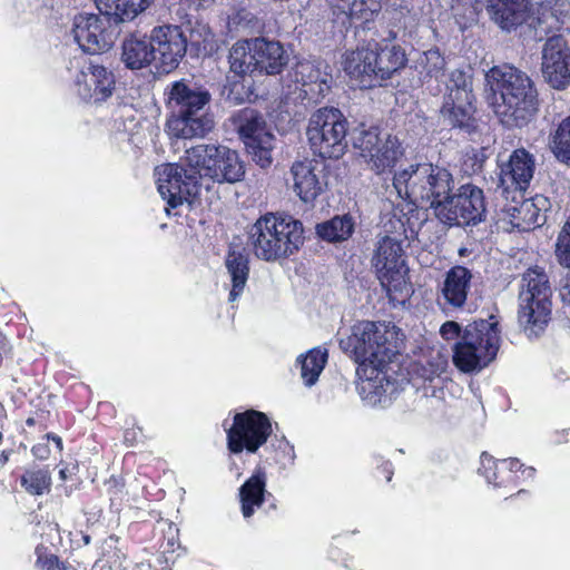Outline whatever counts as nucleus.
<instances>
[{
    "label": "nucleus",
    "instance_id": "nucleus-61",
    "mask_svg": "<svg viewBox=\"0 0 570 570\" xmlns=\"http://www.w3.org/2000/svg\"><path fill=\"white\" fill-rule=\"evenodd\" d=\"M395 36H396V35H395V32L390 31V37H389V39H394V38H395Z\"/></svg>",
    "mask_w": 570,
    "mask_h": 570
},
{
    "label": "nucleus",
    "instance_id": "nucleus-62",
    "mask_svg": "<svg viewBox=\"0 0 570 570\" xmlns=\"http://www.w3.org/2000/svg\"><path fill=\"white\" fill-rule=\"evenodd\" d=\"M8 461V458L4 455V453L2 452V463Z\"/></svg>",
    "mask_w": 570,
    "mask_h": 570
},
{
    "label": "nucleus",
    "instance_id": "nucleus-40",
    "mask_svg": "<svg viewBox=\"0 0 570 570\" xmlns=\"http://www.w3.org/2000/svg\"><path fill=\"white\" fill-rule=\"evenodd\" d=\"M382 9V0H350L340 11L351 20L367 22Z\"/></svg>",
    "mask_w": 570,
    "mask_h": 570
},
{
    "label": "nucleus",
    "instance_id": "nucleus-47",
    "mask_svg": "<svg viewBox=\"0 0 570 570\" xmlns=\"http://www.w3.org/2000/svg\"><path fill=\"white\" fill-rule=\"evenodd\" d=\"M497 461L488 454L483 452L481 454V466L479 468V472L487 479L489 483H495L497 480Z\"/></svg>",
    "mask_w": 570,
    "mask_h": 570
},
{
    "label": "nucleus",
    "instance_id": "nucleus-34",
    "mask_svg": "<svg viewBox=\"0 0 570 570\" xmlns=\"http://www.w3.org/2000/svg\"><path fill=\"white\" fill-rule=\"evenodd\" d=\"M225 266L232 281L228 301L233 303L243 294L248 279L249 266L247 256L239 252H229L225 259Z\"/></svg>",
    "mask_w": 570,
    "mask_h": 570
},
{
    "label": "nucleus",
    "instance_id": "nucleus-9",
    "mask_svg": "<svg viewBox=\"0 0 570 570\" xmlns=\"http://www.w3.org/2000/svg\"><path fill=\"white\" fill-rule=\"evenodd\" d=\"M474 102L471 75L460 69L453 70L446 82L441 117L448 125L470 131L475 127Z\"/></svg>",
    "mask_w": 570,
    "mask_h": 570
},
{
    "label": "nucleus",
    "instance_id": "nucleus-53",
    "mask_svg": "<svg viewBox=\"0 0 570 570\" xmlns=\"http://www.w3.org/2000/svg\"><path fill=\"white\" fill-rule=\"evenodd\" d=\"M189 2L190 6H194L195 9H200V8H207L209 7L210 4L214 3L215 0H187Z\"/></svg>",
    "mask_w": 570,
    "mask_h": 570
},
{
    "label": "nucleus",
    "instance_id": "nucleus-19",
    "mask_svg": "<svg viewBox=\"0 0 570 570\" xmlns=\"http://www.w3.org/2000/svg\"><path fill=\"white\" fill-rule=\"evenodd\" d=\"M541 71L544 80L557 90L570 85V48L562 36H552L542 47Z\"/></svg>",
    "mask_w": 570,
    "mask_h": 570
},
{
    "label": "nucleus",
    "instance_id": "nucleus-46",
    "mask_svg": "<svg viewBox=\"0 0 570 570\" xmlns=\"http://www.w3.org/2000/svg\"><path fill=\"white\" fill-rule=\"evenodd\" d=\"M444 66L445 60L439 50H428L424 52V69L428 76L438 78Z\"/></svg>",
    "mask_w": 570,
    "mask_h": 570
},
{
    "label": "nucleus",
    "instance_id": "nucleus-8",
    "mask_svg": "<svg viewBox=\"0 0 570 570\" xmlns=\"http://www.w3.org/2000/svg\"><path fill=\"white\" fill-rule=\"evenodd\" d=\"M306 135L314 154L340 158L347 148V120L337 108H320L312 114Z\"/></svg>",
    "mask_w": 570,
    "mask_h": 570
},
{
    "label": "nucleus",
    "instance_id": "nucleus-7",
    "mask_svg": "<svg viewBox=\"0 0 570 570\" xmlns=\"http://www.w3.org/2000/svg\"><path fill=\"white\" fill-rule=\"evenodd\" d=\"M185 163L195 170L199 180L209 178L216 183H236L245 175L238 154L226 146L196 145L186 150Z\"/></svg>",
    "mask_w": 570,
    "mask_h": 570
},
{
    "label": "nucleus",
    "instance_id": "nucleus-29",
    "mask_svg": "<svg viewBox=\"0 0 570 570\" xmlns=\"http://www.w3.org/2000/svg\"><path fill=\"white\" fill-rule=\"evenodd\" d=\"M488 11L503 30L522 24L528 18V0H488Z\"/></svg>",
    "mask_w": 570,
    "mask_h": 570
},
{
    "label": "nucleus",
    "instance_id": "nucleus-22",
    "mask_svg": "<svg viewBox=\"0 0 570 570\" xmlns=\"http://www.w3.org/2000/svg\"><path fill=\"white\" fill-rule=\"evenodd\" d=\"M550 209V199L543 195H535L521 203L509 204L504 210L513 228L527 232L542 226Z\"/></svg>",
    "mask_w": 570,
    "mask_h": 570
},
{
    "label": "nucleus",
    "instance_id": "nucleus-38",
    "mask_svg": "<svg viewBox=\"0 0 570 570\" xmlns=\"http://www.w3.org/2000/svg\"><path fill=\"white\" fill-rule=\"evenodd\" d=\"M520 293L533 296H543L544 293V296H551L552 291L546 272L538 266L529 268L522 276Z\"/></svg>",
    "mask_w": 570,
    "mask_h": 570
},
{
    "label": "nucleus",
    "instance_id": "nucleus-58",
    "mask_svg": "<svg viewBox=\"0 0 570 570\" xmlns=\"http://www.w3.org/2000/svg\"><path fill=\"white\" fill-rule=\"evenodd\" d=\"M47 438L49 439V438H50V435H47ZM51 439H52V441L56 443L57 449H58L59 451H61V450H62V440H61V438L56 436V435H52V436H51Z\"/></svg>",
    "mask_w": 570,
    "mask_h": 570
},
{
    "label": "nucleus",
    "instance_id": "nucleus-36",
    "mask_svg": "<svg viewBox=\"0 0 570 570\" xmlns=\"http://www.w3.org/2000/svg\"><path fill=\"white\" fill-rule=\"evenodd\" d=\"M327 350L323 347H314L305 355L298 357L301 375L305 385L312 386L317 382L320 374L327 363Z\"/></svg>",
    "mask_w": 570,
    "mask_h": 570
},
{
    "label": "nucleus",
    "instance_id": "nucleus-16",
    "mask_svg": "<svg viewBox=\"0 0 570 570\" xmlns=\"http://www.w3.org/2000/svg\"><path fill=\"white\" fill-rule=\"evenodd\" d=\"M111 19L106 14H77L72 26L75 41L85 52L91 55L109 50L115 41V32L110 29Z\"/></svg>",
    "mask_w": 570,
    "mask_h": 570
},
{
    "label": "nucleus",
    "instance_id": "nucleus-27",
    "mask_svg": "<svg viewBox=\"0 0 570 570\" xmlns=\"http://www.w3.org/2000/svg\"><path fill=\"white\" fill-rule=\"evenodd\" d=\"M535 164L533 156L523 148L514 150L509 161L501 167L502 184H510L525 190L533 178Z\"/></svg>",
    "mask_w": 570,
    "mask_h": 570
},
{
    "label": "nucleus",
    "instance_id": "nucleus-54",
    "mask_svg": "<svg viewBox=\"0 0 570 570\" xmlns=\"http://www.w3.org/2000/svg\"><path fill=\"white\" fill-rule=\"evenodd\" d=\"M508 463L510 471H518L523 468V464L518 459L504 460Z\"/></svg>",
    "mask_w": 570,
    "mask_h": 570
},
{
    "label": "nucleus",
    "instance_id": "nucleus-6",
    "mask_svg": "<svg viewBox=\"0 0 570 570\" xmlns=\"http://www.w3.org/2000/svg\"><path fill=\"white\" fill-rule=\"evenodd\" d=\"M397 336L395 326L363 321L340 340V347L357 364H387L397 352Z\"/></svg>",
    "mask_w": 570,
    "mask_h": 570
},
{
    "label": "nucleus",
    "instance_id": "nucleus-3",
    "mask_svg": "<svg viewBox=\"0 0 570 570\" xmlns=\"http://www.w3.org/2000/svg\"><path fill=\"white\" fill-rule=\"evenodd\" d=\"M397 196L415 206H430L438 216L439 205L448 203L453 188L452 174L431 164L411 165L393 178Z\"/></svg>",
    "mask_w": 570,
    "mask_h": 570
},
{
    "label": "nucleus",
    "instance_id": "nucleus-63",
    "mask_svg": "<svg viewBox=\"0 0 570 570\" xmlns=\"http://www.w3.org/2000/svg\"><path fill=\"white\" fill-rule=\"evenodd\" d=\"M85 542L89 543V537H85Z\"/></svg>",
    "mask_w": 570,
    "mask_h": 570
},
{
    "label": "nucleus",
    "instance_id": "nucleus-28",
    "mask_svg": "<svg viewBox=\"0 0 570 570\" xmlns=\"http://www.w3.org/2000/svg\"><path fill=\"white\" fill-rule=\"evenodd\" d=\"M254 52L257 55V70L266 75H278L287 66L289 53L281 42L265 38H254Z\"/></svg>",
    "mask_w": 570,
    "mask_h": 570
},
{
    "label": "nucleus",
    "instance_id": "nucleus-2",
    "mask_svg": "<svg viewBox=\"0 0 570 570\" xmlns=\"http://www.w3.org/2000/svg\"><path fill=\"white\" fill-rule=\"evenodd\" d=\"M173 116L167 121L168 134L175 138H202L214 128V119L204 112L212 96L208 90L189 80L171 82L166 91Z\"/></svg>",
    "mask_w": 570,
    "mask_h": 570
},
{
    "label": "nucleus",
    "instance_id": "nucleus-4",
    "mask_svg": "<svg viewBox=\"0 0 570 570\" xmlns=\"http://www.w3.org/2000/svg\"><path fill=\"white\" fill-rule=\"evenodd\" d=\"M248 234L255 256L266 262L291 256L303 244V225L291 216L266 214Z\"/></svg>",
    "mask_w": 570,
    "mask_h": 570
},
{
    "label": "nucleus",
    "instance_id": "nucleus-52",
    "mask_svg": "<svg viewBox=\"0 0 570 570\" xmlns=\"http://www.w3.org/2000/svg\"><path fill=\"white\" fill-rule=\"evenodd\" d=\"M238 88H243L242 85L235 82L233 83V87L230 88L227 99L230 100L234 104H240L243 101V97L238 92Z\"/></svg>",
    "mask_w": 570,
    "mask_h": 570
},
{
    "label": "nucleus",
    "instance_id": "nucleus-55",
    "mask_svg": "<svg viewBox=\"0 0 570 570\" xmlns=\"http://www.w3.org/2000/svg\"><path fill=\"white\" fill-rule=\"evenodd\" d=\"M335 8L341 10L342 8H346V3L350 0H328Z\"/></svg>",
    "mask_w": 570,
    "mask_h": 570
},
{
    "label": "nucleus",
    "instance_id": "nucleus-35",
    "mask_svg": "<svg viewBox=\"0 0 570 570\" xmlns=\"http://www.w3.org/2000/svg\"><path fill=\"white\" fill-rule=\"evenodd\" d=\"M254 38L237 41L229 50L230 70L239 76L257 70V55L254 52Z\"/></svg>",
    "mask_w": 570,
    "mask_h": 570
},
{
    "label": "nucleus",
    "instance_id": "nucleus-5",
    "mask_svg": "<svg viewBox=\"0 0 570 570\" xmlns=\"http://www.w3.org/2000/svg\"><path fill=\"white\" fill-rule=\"evenodd\" d=\"M500 333L494 316L468 324L453 346V364L463 373L482 371L498 355Z\"/></svg>",
    "mask_w": 570,
    "mask_h": 570
},
{
    "label": "nucleus",
    "instance_id": "nucleus-24",
    "mask_svg": "<svg viewBox=\"0 0 570 570\" xmlns=\"http://www.w3.org/2000/svg\"><path fill=\"white\" fill-rule=\"evenodd\" d=\"M344 71L354 79L361 88H372L379 83L376 72V56L373 43L358 47L346 52L343 60Z\"/></svg>",
    "mask_w": 570,
    "mask_h": 570
},
{
    "label": "nucleus",
    "instance_id": "nucleus-50",
    "mask_svg": "<svg viewBox=\"0 0 570 570\" xmlns=\"http://www.w3.org/2000/svg\"><path fill=\"white\" fill-rule=\"evenodd\" d=\"M559 295L561 301L570 306V269L566 273L560 282Z\"/></svg>",
    "mask_w": 570,
    "mask_h": 570
},
{
    "label": "nucleus",
    "instance_id": "nucleus-60",
    "mask_svg": "<svg viewBox=\"0 0 570 570\" xmlns=\"http://www.w3.org/2000/svg\"><path fill=\"white\" fill-rule=\"evenodd\" d=\"M61 570H77V569L73 568V567H65V566H62Z\"/></svg>",
    "mask_w": 570,
    "mask_h": 570
},
{
    "label": "nucleus",
    "instance_id": "nucleus-10",
    "mask_svg": "<svg viewBox=\"0 0 570 570\" xmlns=\"http://www.w3.org/2000/svg\"><path fill=\"white\" fill-rule=\"evenodd\" d=\"M485 213L484 193L473 184L460 186L448 203L438 207V218L450 226L478 225L484 220Z\"/></svg>",
    "mask_w": 570,
    "mask_h": 570
},
{
    "label": "nucleus",
    "instance_id": "nucleus-25",
    "mask_svg": "<svg viewBox=\"0 0 570 570\" xmlns=\"http://www.w3.org/2000/svg\"><path fill=\"white\" fill-rule=\"evenodd\" d=\"M550 314L551 296L519 293V323L529 336H537L544 330Z\"/></svg>",
    "mask_w": 570,
    "mask_h": 570
},
{
    "label": "nucleus",
    "instance_id": "nucleus-57",
    "mask_svg": "<svg viewBox=\"0 0 570 570\" xmlns=\"http://www.w3.org/2000/svg\"><path fill=\"white\" fill-rule=\"evenodd\" d=\"M120 568H121V562H119L118 564H116V563H115V568H112L111 566H110V567H108V569H107V570H119ZM98 569H99V570H105V566L99 567V566H98V563H96V564L94 566V569H92V570H98Z\"/></svg>",
    "mask_w": 570,
    "mask_h": 570
},
{
    "label": "nucleus",
    "instance_id": "nucleus-49",
    "mask_svg": "<svg viewBox=\"0 0 570 570\" xmlns=\"http://www.w3.org/2000/svg\"><path fill=\"white\" fill-rule=\"evenodd\" d=\"M37 564L42 570H61L63 564H60L58 558L53 554L50 556H39L37 560Z\"/></svg>",
    "mask_w": 570,
    "mask_h": 570
},
{
    "label": "nucleus",
    "instance_id": "nucleus-48",
    "mask_svg": "<svg viewBox=\"0 0 570 570\" xmlns=\"http://www.w3.org/2000/svg\"><path fill=\"white\" fill-rule=\"evenodd\" d=\"M440 334L446 341H452L455 338L459 341L462 332L460 325L456 322L448 321L441 326Z\"/></svg>",
    "mask_w": 570,
    "mask_h": 570
},
{
    "label": "nucleus",
    "instance_id": "nucleus-42",
    "mask_svg": "<svg viewBox=\"0 0 570 570\" xmlns=\"http://www.w3.org/2000/svg\"><path fill=\"white\" fill-rule=\"evenodd\" d=\"M551 150L562 163H570V115L556 129L551 139Z\"/></svg>",
    "mask_w": 570,
    "mask_h": 570
},
{
    "label": "nucleus",
    "instance_id": "nucleus-26",
    "mask_svg": "<svg viewBox=\"0 0 570 570\" xmlns=\"http://www.w3.org/2000/svg\"><path fill=\"white\" fill-rule=\"evenodd\" d=\"M472 273L464 266H453L440 284L439 303L454 309L463 308L471 289Z\"/></svg>",
    "mask_w": 570,
    "mask_h": 570
},
{
    "label": "nucleus",
    "instance_id": "nucleus-21",
    "mask_svg": "<svg viewBox=\"0 0 570 570\" xmlns=\"http://www.w3.org/2000/svg\"><path fill=\"white\" fill-rule=\"evenodd\" d=\"M324 163L316 159L295 161L291 167L292 188L299 199L312 203L326 186Z\"/></svg>",
    "mask_w": 570,
    "mask_h": 570
},
{
    "label": "nucleus",
    "instance_id": "nucleus-15",
    "mask_svg": "<svg viewBox=\"0 0 570 570\" xmlns=\"http://www.w3.org/2000/svg\"><path fill=\"white\" fill-rule=\"evenodd\" d=\"M157 189L170 207H177L184 202H191L202 187L195 170L184 169L176 164H164L155 169Z\"/></svg>",
    "mask_w": 570,
    "mask_h": 570
},
{
    "label": "nucleus",
    "instance_id": "nucleus-45",
    "mask_svg": "<svg viewBox=\"0 0 570 570\" xmlns=\"http://www.w3.org/2000/svg\"><path fill=\"white\" fill-rule=\"evenodd\" d=\"M254 14L245 8L234 10L227 19V27L230 31H238L253 27Z\"/></svg>",
    "mask_w": 570,
    "mask_h": 570
},
{
    "label": "nucleus",
    "instance_id": "nucleus-23",
    "mask_svg": "<svg viewBox=\"0 0 570 570\" xmlns=\"http://www.w3.org/2000/svg\"><path fill=\"white\" fill-rule=\"evenodd\" d=\"M385 365L364 363L357 366L358 394L371 405L385 402L386 396L392 395L395 391L394 383L384 373Z\"/></svg>",
    "mask_w": 570,
    "mask_h": 570
},
{
    "label": "nucleus",
    "instance_id": "nucleus-18",
    "mask_svg": "<svg viewBox=\"0 0 570 570\" xmlns=\"http://www.w3.org/2000/svg\"><path fill=\"white\" fill-rule=\"evenodd\" d=\"M295 89L288 91L295 95L294 101L308 100L317 102L330 90L332 75L328 66L321 60L299 61L294 69Z\"/></svg>",
    "mask_w": 570,
    "mask_h": 570
},
{
    "label": "nucleus",
    "instance_id": "nucleus-20",
    "mask_svg": "<svg viewBox=\"0 0 570 570\" xmlns=\"http://www.w3.org/2000/svg\"><path fill=\"white\" fill-rule=\"evenodd\" d=\"M75 90L87 102L100 104L111 97L115 77L110 70L92 62L83 63L75 77Z\"/></svg>",
    "mask_w": 570,
    "mask_h": 570
},
{
    "label": "nucleus",
    "instance_id": "nucleus-44",
    "mask_svg": "<svg viewBox=\"0 0 570 570\" xmlns=\"http://www.w3.org/2000/svg\"><path fill=\"white\" fill-rule=\"evenodd\" d=\"M556 257L560 265L570 268V216L558 235Z\"/></svg>",
    "mask_w": 570,
    "mask_h": 570
},
{
    "label": "nucleus",
    "instance_id": "nucleus-51",
    "mask_svg": "<svg viewBox=\"0 0 570 570\" xmlns=\"http://www.w3.org/2000/svg\"><path fill=\"white\" fill-rule=\"evenodd\" d=\"M33 455L39 460L48 459L50 450L47 443H38L32 448Z\"/></svg>",
    "mask_w": 570,
    "mask_h": 570
},
{
    "label": "nucleus",
    "instance_id": "nucleus-59",
    "mask_svg": "<svg viewBox=\"0 0 570 570\" xmlns=\"http://www.w3.org/2000/svg\"><path fill=\"white\" fill-rule=\"evenodd\" d=\"M59 476L62 481L67 480L68 475H67V469H61L59 471Z\"/></svg>",
    "mask_w": 570,
    "mask_h": 570
},
{
    "label": "nucleus",
    "instance_id": "nucleus-30",
    "mask_svg": "<svg viewBox=\"0 0 570 570\" xmlns=\"http://www.w3.org/2000/svg\"><path fill=\"white\" fill-rule=\"evenodd\" d=\"M376 56V72L379 83L391 78L397 70L402 69L407 59L404 50L397 45L373 42Z\"/></svg>",
    "mask_w": 570,
    "mask_h": 570
},
{
    "label": "nucleus",
    "instance_id": "nucleus-41",
    "mask_svg": "<svg viewBox=\"0 0 570 570\" xmlns=\"http://www.w3.org/2000/svg\"><path fill=\"white\" fill-rule=\"evenodd\" d=\"M22 488L32 495L48 493L51 488V474L48 470H28L21 476Z\"/></svg>",
    "mask_w": 570,
    "mask_h": 570
},
{
    "label": "nucleus",
    "instance_id": "nucleus-32",
    "mask_svg": "<svg viewBox=\"0 0 570 570\" xmlns=\"http://www.w3.org/2000/svg\"><path fill=\"white\" fill-rule=\"evenodd\" d=\"M121 60L129 69H141L151 62L156 63L150 38L131 36L122 43Z\"/></svg>",
    "mask_w": 570,
    "mask_h": 570
},
{
    "label": "nucleus",
    "instance_id": "nucleus-13",
    "mask_svg": "<svg viewBox=\"0 0 570 570\" xmlns=\"http://www.w3.org/2000/svg\"><path fill=\"white\" fill-rule=\"evenodd\" d=\"M272 433L268 417L258 411L248 410L234 416L233 425L227 429V445L230 452L246 450L255 453Z\"/></svg>",
    "mask_w": 570,
    "mask_h": 570
},
{
    "label": "nucleus",
    "instance_id": "nucleus-1",
    "mask_svg": "<svg viewBox=\"0 0 570 570\" xmlns=\"http://www.w3.org/2000/svg\"><path fill=\"white\" fill-rule=\"evenodd\" d=\"M485 99L507 127L527 125L539 106L531 78L510 65L494 66L485 73Z\"/></svg>",
    "mask_w": 570,
    "mask_h": 570
},
{
    "label": "nucleus",
    "instance_id": "nucleus-12",
    "mask_svg": "<svg viewBox=\"0 0 570 570\" xmlns=\"http://www.w3.org/2000/svg\"><path fill=\"white\" fill-rule=\"evenodd\" d=\"M353 144L370 169L379 175L390 173L403 155L397 137L387 134L382 136L375 128L361 130Z\"/></svg>",
    "mask_w": 570,
    "mask_h": 570
},
{
    "label": "nucleus",
    "instance_id": "nucleus-11",
    "mask_svg": "<svg viewBox=\"0 0 570 570\" xmlns=\"http://www.w3.org/2000/svg\"><path fill=\"white\" fill-rule=\"evenodd\" d=\"M234 124L253 160L262 168L269 167L275 136L264 116L255 109L245 108L234 117Z\"/></svg>",
    "mask_w": 570,
    "mask_h": 570
},
{
    "label": "nucleus",
    "instance_id": "nucleus-31",
    "mask_svg": "<svg viewBox=\"0 0 570 570\" xmlns=\"http://www.w3.org/2000/svg\"><path fill=\"white\" fill-rule=\"evenodd\" d=\"M101 14L110 16L115 23L134 20L150 7L154 0H95Z\"/></svg>",
    "mask_w": 570,
    "mask_h": 570
},
{
    "label": "nucleus",
    "instance_id": "nucleus-33",
    "mask_svg": "<svg viewBox=\"0 0 570 570\" xmlns=\"http://www.w3.org/2000/svg\"><path fill=\"white\" fill-rule=\"evenodd\" d=\"M266 475L257 470L240 488L239 499L244 518H250L265 501Z\"/></svg>",
    "mask_w": 570,
    "mask_h": 570
},
{
    "label": "nucleus",
    "instance_id": "nucleus-39",
    "mask_svg": "<svg viewBox=\"0 0 570 570\" xmlns=\"http://www.w3.org/2000/svg\"><path fill=\"white\" fill-rule=\"evenodd\" d=\"M188 45L197 55H209L216 50L215 36L210 28L203 22H196L189 30Z\"/></svg>",
    "mask_w": 570,
    "mask_h": 570
},
{
    "label": "nucleus",
    "instance_id": "nucleus-37",
    "mask_svg": "<svg viewBox=\"0 0 570 570\" xmlns=\"http://www.w3.org/2000/svg\"><path fill=\"white\" fill-rule=\"evenodd\" d=\"M317 234L327 242L347 239L354 230V222L350 215L335 216L316 226Z\"/></svg>",
    "mask_w": 570,
    "mask_h": 570
},
{
    "label": "nucleus",
    "instance_id": "nucleus-43",
    "mask_svg": "<svg viewBox=\"0 0 570 570\" xmlns=\"http://www.w3.org/2000/svg\"><path fill=\"white\" fill-rule=\"evenodd\" d=\"M449 366L448 355L440 351L431 353L425 364L422 365V377L428 381H432L434 377L441 376L445 373Z\"/></svg>",
    "mask_w": 570,
    "mask_h": 570
},
{
    "label": "nucleus",
    "instance_id": "nucleus-17",
    "mask_svg": "<svg viewBox=\"0 0 570 570\" xmlns=\"http://www.w3.org/2000/svg\"><path fill=\"white\" fill-rule=\"evenodd\" d=\"M156 66L163 72L175 70L185 57L188 40L181 27L163 24L155 27L150 33Z\"/></svg>",
    "mask_w": 570,
    "mask_h": 570
},
{
    "label": "nucleus",
    "instance_id": "nucleus-56",
    "mask_svg": "<svg viewBox=\"0 0 570 570\" xmlns=\"http://www.w3.org/2000/svg\"><path fill=\"white\" fill-rule=\"evenodd\" d=\"M522 474H524L525 478L532 479L535 474V469L532 466L524 468L522 469Z\"/></svg>",
    "mask_w": 570,
    "mask_h": 570
},
{
    "label": "nucleus",
    "instance_id": "nucleus-14",
    "mask_svg": "<svg viewBox=\"0 0 570 570\" xmlns=\"http://www.w3.org/2000/svg\"><path fill=\"white\" fill-rule=\"evenodd\" d=\"M372 264L382 286L387 292H402L406 285L407 267L402 243L392 236L379 239Z\"/></svg>",
    "mask_w": 570,
    "mask_h": 570
}]
</instances>
